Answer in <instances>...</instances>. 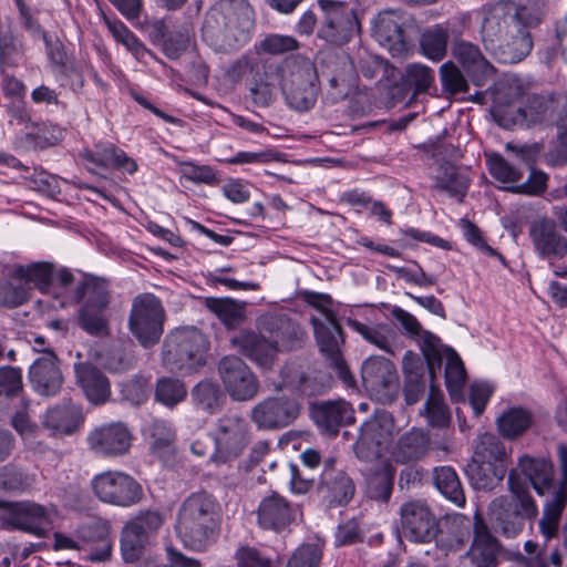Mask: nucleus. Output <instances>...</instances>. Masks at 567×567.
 <instances>
[{
  "instance_id": "obj_32",
  "label": "nucleus",
  "mask_w": 567,
  "mask_h": 567,
  "mask_svg": "<svg viewBox=\"0 0 567 567\" xmlns=\"http://www.w3.org/2000/svg\"><path fill=\"white\" fill-rule=\"evenodd\" d=\"M81 408L70 401L62 402L47 410L42 425L53 435H72L83 423Z\"/></svg>"
},
{
  "instance_id": "obj_7",
  "label": "nucleus",
  "mask_w": 567,
  "mask_h": 567,
  "mask_svg": "<svg viewBox=\"0 0 567 567\" xmlns=\"http://www.w3.org/2000/svg\"><path fill=\"white\" fill-rule=\"evenodd\" d=\"M282 92L287 104L298 111L312 109L319 93V80L315 64L306 58L289 62L282 75Z\"/></svg>"
},
{
  "instance_id": "obj_38",
  "label": "nucleus",
  "mask_w": 567,
  "mask_h": 567,
  "mask_svg": "<svg viewBox=\"0 0 567 567\" xmlns=\"http://www.w3.org/2000/svg\"><path fill=\"white\" fill-rule=\"evenodd\" d=\"M404 399L408 404H415L425 392L424 367L420 359L408 351L403 358Z\"/></svg>"
},
{
  "instance_id": "obj_43",
  "label": "nucleus",
  "mask_w": 567,
  "mask_h": 567,
  "mask_svg": "<svg viewBox=\"0 0 567 567\" xmlns=\"http://www.w3.org/2000/svg\"><path fill=\"white\" fill-rule=\"evenodd\" d=\"M348 326L358 332L364 340L374 344L380 350L394 355L396 347L393 333L384 326H368L354 319L347 320Z\"/></svg>"
},
{
  "instance_id": "obj_19",
  "label": "nucleus",
  "mask_w": 567,
  "mask_h": 567,
  "mask_svg": "<svg viewBox=\"0 0 567 567\" xmlns=\"http://www.w3.org/2000/svg\"><path fill=\"white\" fill-rule=\"evenodd\" d=\"M394 420L390 412L378 410L361 425L360 437L355 443L360 458L372 460L381 454V446L393 435Z\"/></svg>"
},
{
  "instance_id": "obj_25",
  "label": "nucleus",
  "mask_w": 567,
  "mask_h": 567,
  "mask_svg": "<svg viewBox=\"0 0 567 567\" xmlns=\"http://www.w3.org/2000/svg\"><path fill=\"white\" fill-rule=\"evenodd\" d=\"M297 513V505L280 494L272 493L264 497L258 506V525L262 529L280 533L295 520Z\"/></svg>"
},
{
  "instance_id": "obj_8",
  "label": "nucleus",
  "mask_w": 567,
  "mask_h": 567,
  "mask_svg": "<svg viewBox=\"0 0 567 567\" xmlns=\"http://www.w3.org/2000/svg\"><path fill=\"white\" fill-rule=\"evenodd\" d=\"M165 311L153 293L137 295L132 301L128 328L144 348L156 344L164 330Z\"/></svg>"
},
{
  "instance_id": "obj_60",
  "label": "nucleus",
  "mask_w": 567,
  "mask_h": 567,
  "mask_svg": "<svg viewBox=\"0 0 567 567\" xmlns=\"http://www.w3.org/2000/svg\"><path fill=\"white\" fill-rule=\"evenodd\" d=\"M434 82V72L431 68L411 63L405 68L404 83L409 87H413L415 93L426 92Z\"/></svg>"
},
{
  "instance_id": "obj_18",
  "label": "nucleus",
  "mask_w": 567,
  "mask_h": 567,
  "mask_svg": "<svg viewBox=\"0 0 567 567\" xmlns=\"http://www.w3.org/2000/svg\"><path fill=\"white\" fill-rule=\"evenodd\" d=\"M474 519L473 542L460 557L458 567H497L502 546L478 513Z\"/></svg>"
},
{
  "instance_id": "obj_57",
  "label": "nucleus",
  "mask_w": 567,
  "mask_h": 567,
  "mask_svg": "<svg viewBox=\"0 0 567 567\" xmlns=\"http://www.w3.org/2000/svg\"><path fill=\"white\" fill-rule=\"evenodd\" d=\"M107 309L81 306L78 316L79 326L89 334L102 336L107 332Z\"/></svg>"
},
{
  "instance_id": "obj_29",
  "label": "nucleus",
  "mask_w": 567,
  "mask_h": 567,
  "mask_svg": "<svg viewBox=\"0 0 567 567\" xmlns=\"http://www.w3.org/2000/svg\"><path fill=\"white\" fill-rule=\"evenodd\" d=\"M330 71L327 76L326 100L336 104L352 92L355 86V73L352 62L347 55L330 56Z\"/></svg>"
},
{
  "instance_id": "obj_5",
  "label": "nucleus",
  "mask_w": 567,
  "mask_h": 567,
  "mask_svg": "<svg viewBox=\"0 0 567 567\" xmlns=\"http://www.w3.org/2000/svg\"><path fill=\"white\" fill-rule=\"evenodd\" d=\"M508 487L513 498L499 496L493 499L488 507V515L502 535L514 538L523 530L526 520L537 516L538 508L526 482L517 475L516 471L509 472Z\"/></svg>"
},
{
  "instance_id": "obj_15",
  "label": "nucleus",
  "mask_w": 567,
  "mask_h": 567,
  "mask_svg": "<svg viewBox=\"0 0 567 567\" xmlns=\"http://www.w3.org/2000/svg\"><path fill=\"white\" fill-rule=\"evenodd\" d=\"M364 388L382 403H392L399 393V377L394 364L383 357H369L362 364Z\"/></svg>"
},
{
  "instance_id": "obj_31",
  "label": "nucleus",
  "mask_w": 567,
  "mask_h": 567,
  "mask_svg": "<svg viewBox=\"0 0 567 567\" xmlns=\"http://www.w3.org/2000/svg\"><path fill=\"white\" fill-rule=\"evenodd\" d=\"M310 415L321 431L331 434H337L342 425L353 421V410L343 400L312 404Z\"/></svg>"
},
{
  "instance_id": "obj_53",
  "label": "nucleus",
  "mask_w": 567,
  "mask_h": 567,
  "mask_svg": "<svg viewBox=\"0 0 567 567\" xmlns=\"http://www.w3.org/2000/svg\"><path fill=\"white\" fill-rule=\"evenodd\" d=\"M151 449L154 453L163 455L171 451L176 433L171 423L165 420H154L148 426Z\"/></svg>"
},
{
  "instance_id": "obj_54",
  "label": "nucleus",
  "mask_w": 567,
  "mask_h": 567,
  "mask_svg": "<svg viewBox=\"0 0 567 567\" xmlns=\"http://www.w3.org/2000/svg\"><path fill=\"white\" fill-rule=\"evenodd\" d=\"M17 278L34 284L41 290L47 289L53 280V268L47 262H37L29 266H17L14 268Z\"/></svg>"
},
{
  "instance_id": "obj_16",
  "label": "nucleus",
  "mask_w": 567,
  "mask_h": 567,
  "mask_svg": "<svg viewBox=\"0 0 567 567\" xmlns=\"http://www.w3.org/2000/svg\"><path fill=\"white\" fill-rule=\"evenodd\" d=\"M402 535L413 543H430L439 535V523L429 505L421 499L405 502L400 507Z\"/></svg>"
},
{
  "instance_id": "obj_36",
  "label": "nucleus",
  "mask_w": 567,
  "mask_h": 567,
  "mask_svg": "<svg viewBox=\"0 0 567 567\" xmlns=\"http://www.w3.org/2000/svg\"><path fill=\"white\" fill-rule=\"evenodd\" d=\"M73 299L82 306L107 309L111 301L110 285L105 278L87 276L76 285Z\"/></svg>"
},
{
  "instance_id": "obj_6",
  "label": "nucleus",
  "mask_w": 567,
  "mask_h": 567,
  "mask_svg": "<svg viewBox=\"0 0 567 567\" xmlns=\"http://www.w3.org/2000/svg\"><path fill=\"white\" fill-rule=\"evenodd\" d=\"M208 341L196 328H177L164 340L162 359L171 371L193 373L206 363Z\"/></svg>"
},
{
  "instance_id": "obj_49",
  "label": "nucleus",
  "mask_w": 567,
  "mask_h": 567,
  "mask_svg": "<svg viewBox=\"0 0 567 567\" xmlns=\"http://www.w3.org/2000/svg\"><path fill=\"white\" fill-rule=\"evenodd\" d=\"M506 457V449L495 434L483 433L475 440L473 458L504 464Z\"/></svg>"
},
{
  "instance_id": "obj_11",
  "label": "nucleus",
  "mask_w": 567,
  "mask_h": 567,
  "mask_svg": "<svg viewBox=\"0 0 567 567\" xmlns=\"http://www.w3.org/2000/svg\"><path fill=\"white\" fill-rule=\"evenodd\" d=\"M250 442L248 422L238 413H227L216 424L215 452L210 461L224 464L239 457Z\"/></svg>"
},
{
  "instance_id": "obj_24",
  "label": "nucleus",
  "mask_w": 567,
  "mask_h": 567,
  "mask_svg": "<svg viewBox=\"0 0 567 567\" xmlns=\"http://www.w3.org/2000/svg\"><path fill=\"white\" fill-rule=\"evenodd\" d=\"M546 0H502L491 7L487 12L497 14L503 12V19L527 29L538 27L546 14Z\"/></svg>"
},
{
  "instance_id": "obj_42",
  "label": "nucleus",
  "mask_w": 567,
  "mask_h": 567,
  "mask_svg": "<svg viewBox=\"0 0 567 567\" xmlns=\"http://www.w3.org/2000/svg\"><path fill=\"white\" fill-rule=\"evenodd\" d=\"M533 424V414L527 409L511 408L497 417L501 435L514 440L525 433Z\"/></svg>"
},
{
  "instance_id": "obj_45",
  "label": "nucleus",
  "mask_w": 567,
  "mask_h": 567,
  "mask_svg": "<svg viewBox=\"0 0 567 567\" xmlns=\"http://www.w3.org/2000/svg\"><path fill=\"white\" fill-rule=\"evenodd\" d=\"M24 58V48L10 25L0 24V66H18Z\"/></svg>"
},
{
  "instance_id": "obj_27",
  "label": "nucleus",
  "mask_w": 567,
  "mask_h": 567,
  "mask_svg": "<svg viewBox=\"0 0 567 567\" xmlns=\"http://www.w3.org/2000/svg\"><path fill=\"white\" fill-rule=\"evenodd\" d=\"M375 41L392 55H400L408 51V41L402 17L394 11L379 13L372 27Z\"/></svg>"
},
{
  "instance_id": "obj_52",
  "label": "nucleus",
  "mask_w": 567,
  "mask_h": 567,
  "mask_svg": "<svg viewBox=\"0 0 567 567\" xmlns=\"http://www.w3.org/2000/svg\"><path fill=\"white\" fill-rule=\"evenodd\" d=\"M424 414L427 423L433 427L445 429L451 422V414L444 403L443 394L433 384L424 404Z\"/></svg>"
},
{
  "instance_id": "obj_47",
  "label": "nucleus",
  "mask_w": 567,
  "mask_h": 567,
  "mask_svg": "<svg viewBox=\"0 0 567 567\" xmlns=\"http://www.w3.org/2000/svg\"><path fill=\"white\" fill-rule=\"evenodd\" d=\"M208 308L228 329H235L245 321L244 302L229 298H215L208 301Z\"/></svg>"
},
{
  "instance_id": "obj_22",
  "label": "nucleus",
  "mask_w": 567,
  "mask_h": 567,
  "mask_svg": "<svg viewBox=\"0 0 567 567\" xmlns=\"http://www.w3.org/2000/svg\"><path fill=\"white\" fill-rule=\"evenodd\" d=\"M132 435L121 422H113L93 429L86 439L89 449L102 457H117L131 446Z\"/></svg>"
},
{
  "instance_id": "obj_1",
  "label": "nucleus",
  "mask_w": 567,
  "mask_h": 567,
  "mask_svg": "<svg viewBox=\"0 0 567 567\" xmlns=\"http://www.w3.org/2000/svg\"><path fill=\"white\" fill-rule=\"evenodd\" d=\"M258 331L243 330L231 346L262 370H271L281 350H296L305 341L302 328L286 315L266 313L257 320Z\"/></svg>"
},
{
  "instance_id": "obj_50",
  "label": "nucleus",
  "mask_w": 567,
  "mask_h": 567,
  "mask_svg": "<svg viewBox=\"0 0 567 567\" xmlns=\"http://www.w3.org/2000/svg\"><path fill=\"white\" fill-rule=\"evenodd\" d=\"M31 286L28 280L16 277L14 270L10 279L0 285V306L17 308L25 303L30 298Z\"/></svg>"
},
{
  "instance_id": "obj_37",
  "label": "nucleus",
  "mask_w": 567,
  "mask_h": 567,
  "mask_svg": "<svg viewBox=\"0 0 567 567\" xmlns=\"http://www.w3.org/2000/svg\"><path fill=\"white\" fill-rule=\"evenodd\" d=\"M430 447V439L420 429H411L396 442L393 450V458L396 463L408 464L424 457Z\"/></svg>"
},
{
  "instance_id": "obj_59",
  "label": "nucleus",
  "mask_w": 567,
  "mask_h": 567,
  "mask_svg": "<svg viewBox=\"0 0 567 567\" xmlns=\"http://www.w3.org/2000/svg\"><path fill=\"white\" fill-rule=\"evenodd\" d=\"M393 491V474L389 468L375 472L367 484V495L371 499L388 502Z\"/></svg>"
},
{
  "instance_id": "obj_12",
  "label": "nucleus",
  "mask_w": 567,
  "mask_h": 567,
  "mask_svg": "<svg viewBox=\"0 0 567 567\" xmlns=\"http://www.w3.org/2000/svg\"><path fill=\"white\" fill-rule=\"evenodd\" d=\"M302 402L293 395H269L256 403L250 420L259 430L278 431L291 425L301 414Z\"/></svg>"
},
{
  "instance_id": "obj_13",
  "label": "nucleus",
  "mask_w": 567,
  "mask_h": 567,
  "mask_svg": "<svg viewBox=\"0 0 567 567\" xmlns=\"http://www.w3.org/2000/svg\"><path fill=\"white\" fill-rule=\"evenodd\" d=\"M422 351L432 380H434L436 371H441L442 360L445 358L444 377L446 388L451 396L458 394L466 377L464 364L458 354L452 348L442 349L439 339L435 337L425 339Z\"/></svg>"
},
{
  "instance_id": "obj_62",
  "label": "nucleus",
  "mask_w": 567,
  "mask_h": 567,
  "mask_svg": "<svg viewBox=\"0 0 567 567\" xmlns=\"http://www.w3.org/2000/svg\"><path fill=\"white\" fill-rule=\"evenodd\" d=\"M146 540L147 539L145 537H143L126 524L122 530L121 537V550L123 559L126 563H133L137 560L142 554Z\"/></svg>"
},
{
  "instance_id": "obj_51",
  "label": "nucleus",
  "mask_w": 567,
  "mask_h": 567,
  "mask_svg": "<svg viewBox=\"0 0 567 567\" xmlns=\"http://www.w3.org/2000/svg\"><path fill=\"white\" fill-rule=\"evenodd\" d=\"M104 20L114 39L122 43L137 60L152 55V52L122 21L107 18Z\"/></svg>"
},
{
  "instance_id": "obj_34",
  "label": "nucleus",
  "mask_w": 567,
  "mask_h": 567,
  "mask_svg": "<svg viewBox=\"0 0 567 567\" xmlns=\"http://www.w3.org/2000/svg\"><path fill=\"white\" fill-rule=\"evenodd\" d=\"M557 103L550 94H528L517 110L515 123L522 126L543 124L553 118Z\"/></svg>"
},
{
  "instance_id": "obj_17",
  "label": "nucleus",
  "mask_w": 567,
  "mask_h": 567,
  "mask_svg": "<svg viewBox=\"0 0 567 567\" xmlns=\"http://www.w3.org/2000/svg\"><path fill=\"white\" fill-rule=\"evenodd\" d=\"M327 322L322 323L318 319L311 318V324L315 330L316 340L319 349L327 360H329L331 368L336 371L337 377L342 383L352 388L355 380L350 372L348 365L343 361L340 352V346L343 343L341 327L334 324L331 315L328 316Z\"/></svg>"
},
{
  "instance_id": "obj_20",
  "label": "nucleus",
  "mask_w": 567,
  "mask_h": 567,
  "mask_svg": "<svg viewBox=\"0 0 567 567\" xmlns=\"http://www.w3.org/2000/svg\"><path fill=\"white\" fill-rule=\"evenodd\" d=\"M528 234L540 259L553 262L567 255V238L559 233L554 219L546 216L534 219Z\"/></svg>"
},
{
  "instance_id": "obj_23",
  "label": "nucleus",
  "mask_w": 567,
  "mask_h": 567,
  "mask_svg": "<svg viewBox=\"0 0 567 567\" xmlns=\"http://www.w3.org/2000/svg\"><path fill=\"white\" fill-rule=\"evenodd\" d=\"M319 489L329 507L344 506L354 496V483L342 470L336 468V458L324 460L319 476Z\"/></svg>"
},
{
  "instance_id": "obj_26",
  "label": "nucleus",
  "mask_w": 567,
  "mask_h": 567,
  "mask_svg": "<svg viewBox=\"0 0 567 567\" xmlns=\"http://www.w3.org/2000/svg\"><path fill=\"white\" fill-rule=\"evenodd\" d=\"M322 11L326 12L324 21L319 29L318 35L327 42L343 44L348 42L353 33L354 22L344 11V7L333 0H318Z\"/></svg>"
},
{
  "instance_id": "obj_40",
  "label": "nucleus",
  "mask_w": 567,
  "mask_h": 567,
  "mask_svg": "<svg viewBox=\"0 0 567 567\" xmlns=\"http://www.w3.org/2000/svg\"><path fill=\"white\" fill-rule=\"evenodd\" d=\"M433 483L437 491L458 507L465 505V493L456 471L449 465L436 466L433 470Z\"/></svg>"
},
{
  "instance_id": "obj_48",
  "label": "nucleus",
  "mask_w": 567,
  "mask_h": 567,
  "mask_svg": "<svg viewBox=\"0 0 567 567\" xmlns=\"http://www.w3.org/2000/svg\"><path fill=\"white\" fill-rule=\"evenodd\" d=\"M447 39V31L442 25L425 30L420 40L422 53L434 62L441 61L446 55Z\"/></svg>"
},
{
  "instance_id": "obj_64",
  "label": "nucleus",
  "mask_w": 567,
  "mask_h": 567,
  "mask_svg": "<svg viewBox=\"0 0 567 567\" xmlns=\"http://www.w3.org/2000/svg\"><path fill=\"white\" fill-rule=\"evenodd\" d=\"M238 567H276V563L260 550L250 546H241L235 553Z\"/></svg>"
},
{
  "instance_id": "obj_21",
  "label": "nucleus",
  "mask_w": 567,
  "mask_h": 567,
  "mask_svg": "<svg viewBox=\"0 0 567 567\" xmlns=\"http://www.w3.org/2000/svg\"><path fill=\"white\" fill-rule=\"evenodd\" d=\"M29 382L35 393L50 398L60 393L64 377L53 350H45L29 368Z\"/></svg>"
},
{
  "instance_id": "obj_14",
  "label": "nucleus",
  "mask_w": 567,
  "mask_h": 567,
  "mask_svg": "<svg viewBox=\"0 0 567 567\" xmlns=\"http://www.w3.org/2000/svg\"><path fill=\"white\" fill-rule=\"evenodd\" d=\"M218 374L226 392L234 401H250L259 392L260 383L256 374L239 357L221 358L218 363Z\"/></svg>"
},
{
  "instance_id": "obj_10",
  "label": "nucleus",
  "mask_w": 567,
  "mask_h": 567,
  "mask_svg": "<svg viewBox=\"0 0 567 567\" xmlns=\"http://www.w3.org/2000/svg\"><path fill=\"white\" fill-rule=\"evenodd\" d=\"M2 522L12 528L23 530L37 537H45L56 515L53 505L44 506L31 501L2 502Z\"/></svg>"
},
{
  "instance_id": "obj_63",
  "label": "nucleus",
  "mask_w": 567,
  "mask_h": 567,
  "mask_svg": "<svg viewBox=\"0 0 567 567\" xmlns=\"http://www.w3.org/2000/svg\"><path fill=\"white\" fill-rule=\"evenodd\" d=\"M489 174L501 183H516L523 177V172L509 164L502 155L488 157Z\"/></svg>"
},
{
  "instance_id": "obj_35",
  "label": "nucleus",
  "mask_w": 567,
  "mask_h": 567,
  "mask_svg": "<svg viewBox=\"0 0 567 567\" xmlns=\"http://www.w3.org/2000/svg\"><path fill=\"white\" fill-rule=\"evenodd\" d=\"M74 371L78 383L89 401L100 404L110 398V382L100 369L91 363L80 362L74 365Z\"/></svg>"
},
{
  "instance_id": "obj_3",
  "label": "nucleus",
  "mask_w": 567,
  "mask_h": 567,
  "mask_svg": "<svg viewBox=\"0 0 567 567\" xmlns=\"http://www.w3.org/2000/svg\"><path fill=\"white\" fill-rule=\"evenodd\" d=\"M503 12H485L481 24V37L485 49L501 63L515 64L533 50L530 30L503 19Z\"/></svg>"
},
{
  "instance_id": "obj_9",
  "label": "nucleus",
  "mask_w": 567,
  "mask_h": 567,
  "mask_svg": "<svg viewBox=\"0 0 567 567\" xmlns=\"http://www.w3.org/2000/svg\"><path fill=\"white\" fill-rule=\"evenodd\" d=\"M94 495L105 504L131 507L138 504L143 496L142 485L130 474L122 471H105L91 481Z\"/></svg>"
},
{
  "instance_id": "obj_55",
  "label": "nucleus",
  "mask_w": 567,
  "mask_h": 567,
  "mask_svg": "<svg viewBox=\"0 0 567 567\" xmlns=\"http://www.w3.org/2000/svg\"><path fill=\"white\" fill-rule=\"evenodd\" d=\"M186 386L178 379L162 378L157 381L155 398L168 408L177 405L186 398Z\"/></svg>"
},
{
  "instance_id": "obj_30",
  "label": "nucleus",
  "mask_w": 567,
  "mask_h": 567,
  "mask_svg": "<svg viewBox=\"0 0 567 567\" xmlns=\"http://www.w3.org/2000/svg\"><path fill=\"white\" fill-rule=\"evenodd\" d=\"M81 157L85 162L103 168L121 169L127 174H134L137 171L136 162L111 142H99L92 150H83Z\"/></svg>"
},
{
  "instance_id": "obj_44",
  "label": "nucleus",
  "mask_w": 567,
  "mask_h": 567,
  "mask_svg": "<svg viewBox=\"0 0 567 567\" xmlns=\"http://www.w3.org/2000/svg\"><path fill=\"white\" fill-rule=\"evenodd\" d=\"M8 114L18 124L29 125L33 131L25 132L22 135V141L25 145L31 147H43L47 143V137L43 136V128L41 125L33 123L31 120V112L28 110L22 101H13L8 105Z\"/></svg>"
},
{
  "instance_id": "obj_41",
  "label": "nucleus",
  "mask_w": 567,
  "mask_h": 567,
  "mask_svg": "<svg viewBox=\"0 0 567 567\" xmlns=\"http://www.w3.org/2000/svg\"><path fill=\"white\" fill-rule=\"evenodd\" d=\"M468 185L470 181L465 174L461 173L451 163H443L435 176L434 188L446 192L451 197L462 202L467 193Z\"/></svg>"
},
{
  "instance_id": "obj_4",
  "label": "nucleus",
  "mask_w": 567,
  "mask_h": 567,
  "mask_svg": "<svg viewBox=\"0 0 567 567\" xmlns=\"http://www.w3.org/2000/svg\"><path fill=\"white\" fill-rule=\"evenodd\" d=\"M251 27V10L246 3L239 2L208 12L202 27V34L216 51L229 52L249 40Z\"/></svg>"
},
{
  "instance_id": "obj_39",
  "label": "nucleus",
  "mask_w": 567,
  "mask_h": 567,
  "mask_svg": "<svg viewBox=\"0 0 567 567\" xmlns=\"http://www.w3.org/2000/svg\"><path fill=\"white\" fill-rule=\"evenodd\" d=\"M466 474L475 489L489 491L504 478L506 466L473 458L466 466Z\"/></svg>"
},
{
  "instance_id": "obj_2",
  "label": "nucleus",
  "mask_w": 567,
  "mask_h": 567,
  "mask_svg": "<svg viewBox=\"0 0 567 567\" xmlns=\"http://www.w3.org/2000/svg\"><path fill=\"white\" fill-rule=\"evenodd\" d=\"M220 520V505L212 494L192 493L178 508L176 532L187 547L202 551L217 540Z\"/></svg>"
},
{
  "instance_id": "obj_28",
  "label": "nucleus",
  "mask_w": 567,
  "mask_h": 567,
  "mask_svg": "<svg viewBox=\"0 0 567 567\" xmlns=\"http://www.w3.org/2000/svg\"><path fill=\"white\" fill-rule=\"evenodd\" d=\"M452 54L477 86L484 85L495 74V68L472 42L455 39L452 43Z\"/></svg>"
},
{
  "instance_id": "obj_56",
  "label": "nucleus",
  "mask_w": 567,
  "mask_h": 567,
  "mask_svg": "<svg viewBox=\"0 0 567 567\" xmlns=\"http://www.w3.org/2000/svg\"><path fill=\"white\" fill-rule=\"evenodd\" d=\"M48 56L51 61L54 72L66 74L68 71L75 73V81L72 83V90L79 91L84 86V78L74 63L70 62L68 55L61 44L48 47Z\"/></svg>"
},
{
  "instance_id": "obj_58",
  "label": "nucleus",
  "mask_w": 567,
  "mask_h": 567,
  "mask_svg": "<svg viewBox=\"0 0 567 567\" xmlns=\"http://www.w3.org/2000/svg\"><path fill=\"white\" fill-rule=\"evenodd\" d=\"M322 556L323 549L321 545L305 543L292 551L286 567H320Z\"/></svg>"
},
{
  "instance_id": "obj_33",
  "label": "nucleus",
  "mask_w": 567,
  "mask_h": 567,
  "mask_svg": "<svg viewBox=\"0 0 567 567\" xmlns=\"http://www.w3.org/2000/svg\"><path fill=\"white\" fill-rule=\"evenodd\" d=\"M513 471H516L517 475L526 482V485L529 482L539 495L557 487V485H554L553 463L546 458L522 456L518 460V468ZM527 488L529 489V486Z\"/></svg>"
},
{
  "instance_id": "obj_46",
  "label": "nucleus",
  "mask_w": 567,
  "mask_h": 567,
  "mask_svg": "<svg viewBox=\"0 0 567 567\" xmlns=\"http://www.w3.org/2000/svg\"><path fill=\"white\" fill-rule=\"evenodd\" d=\"M192 398L198 409L209 414L219 412L225 401L219 386L212 381H203L194 386Z\"/></svg>"
},
{
  "instance_id": "obj_61",
  "label": "nucleus",
  "mask_w": 567,
  "mask_h": 567,
  "mask_svg": "<svg viewBox=\"0 0 567 567\" xmlns=\"http://www.w3.org/2000/svg\"><path fill=\"white\" fill-rule=\"evenodd\" d=\"M440 78L443 90L451 95L468 91L466 79L452 61H447L441 65Z\"/></svg>"
}]
</instances>
